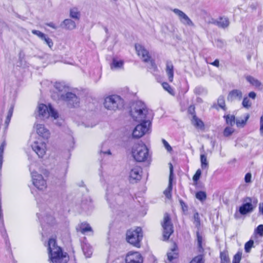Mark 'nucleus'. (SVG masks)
<instances>
[{
	"label": "nucleus",
	"mask_w": 263,
	"mask_h": 263,
	"mask_svg": "<svg viewBox=\"0 0 263 263\" xmlns=\"http://www.w3.org/2000/svg\"><path fill=\"white\" fill-rule=\"evenodd\" d=\"M130 115L135 121L139 122L146 121L148 123L153 118L152 111L148 110L141 101H137L133 105Z\"/></svg>",
	"instance_id": "nucleus-1"
},
{
	"label": "nucleus",
	"mask_w": 263,
	"mask_h": 263,
	"mask_svg": "<svg viewBox=\"0 0 263 263\" xmlns=\"http://www.w3.org/2000/svg\"><path fill=\"white\" fill-rule=\"evenodd\" d=\"M47 250L49 260L52 263L64 261L66 263L68 260V256L66 252H64L62 249L58 246L55 239H49L47 245Z\"/></svg>",
	"instance_id": "nucleus-2"
},
{
	"label": "nucleus",
	"mask_w": 263,
	"mask_h": 263,
	"mask_svg": "<svg viewBox=\"0 0 263 263\" xmlns=\"http://www.w3.org/2000/svg\"><path fill=\"white\" fill-rule=\"evenodd\" d=\"M132 154L134 159L139 162L147 161L150 158L149 150L142 141L133 145L132 148Z\"/></svg>",
	"instance_id": "nucleus-3"
},
{
	"label": "nucleus",
	"mask_w": 263,
	"mask_h": 263,
	"mask_svg": "<svg viewBox=\"0 0 263 263\" xmlns=\"http://www.w3.org/2000/svg\"><path fill=\"white\" fill-rule=\"evenodd\" d=\"M104 105L106 109L115 111L123 107L124 100L119 96L111 95L105 99Z\"/></svg>",
	"instance_id": "nucleus-4"
},
{
	"label": "nucleus",
	"mask_w": 263,
	"mask_h": 263,
	"mask_svg": "<svg viewBox=\"0 0 263 263\" xmlns=\"http://www.w3.org/2000/svg\"><path fill=\"white\" fill-rule=\"evenodd\" d=\"M143 238L142 229L137 227L135 229H130L126 233L127 241L137 248L140 247V242Z\"/></svg>",
	"instance_id": "nucleus-5"
},
{
	"label": "nucleus",
	"mask_w": 263,
	"mask_h": 263,
	"mask_svg": "<svg viewBox=\"0 0 263 263\" xmlns=\"http://www.w3.org/2000/svg\"><path fill=\"white\" fill-rule=\"evenodd\" d=\"M38 116L39 118L45 119L48 118L50 116L54 119L58 118V112L49 104L48 106L44 104H40L37 107Z\"/></svg>",
	"instance_id": "nucleus-6"
},
{
	"label": "nucleus",
	"mask_w": 263,
	"mask_h": 263,
	"mask_svg": "<svg viewBox=\"0 0 263 263\" xmlns=\"http://www.w3.org/2000/svg\"><path fill=\"white\" fill-rule=\"evenodd\" d=\"M243 204L239 207V212L244 215L252 212L256 206L257 200L247 197L243 199Z\"/></svg>",
	"instance_id": "nucleus-7"
},
{
	"label": "nucleus",
	"mask_w": 263,
	"mask_h": 263,
	"mask_svg": "<svg viewBox=\"0 0 263 263\" xmlns=\"http://www.w3.org/2000/svg\"><path fill=\"white\" fill-rule=\"evenodd\" d=\"M162 226L163 228V239L164 240H168L173 233L174 230L170 215L167 213H165L164 215Z\"/></svg>",
	"instance_id": "nucleus-8"
},
{
	"label": "nucleus",
	"mask_w": 263,
	"mask_h": 263,
	"mask_svg": "<svg viewBox=\"0 0 263 263\" xmlns=\"http://www.w3.org/2000/svg\"><path fill=\"white\" fill-rule=\"evenodd\" d=\"M60 99L65 101L69 107L75 108L80 105V99L74 93L71 92L61 95Z\"/></svg>",
	"instance_id": "nucleus-9"
},
{
	"label": "nucleus",
	"mask_w": 263,
	"mask_h": 263,
	"mask_svg": "<svg viewBox=\"0 0 263 263\" xmlns=\"http://www.w3.org/2000/svg\"><path fill=\"white\" fill-rule=\"evenodd\" d=\"M141 123L137 125L134 128L132 133L133 138L139 139L146 134L149 129L151 122L146 123V121L141 122Z\"/></svg>",
	"instance_id": "nucleus-10"
},
{
	"label": "nucleus",
	"mask_w": 263,
	"mask_h": 263,
	"mask_svg": "<svg viewBox=\"0 0 263 263\" xmlns=\"http://www.w3.org/2000/svg\"><path fill=\"white\" fill-rule=\"evenodd\" d=\"M33 184L39 190H44L47 187L46 181L42 175L36 171L31 172Z\"/></svg>",
	"instance_id": "nucleus-11"
},
{
	"label": "nucleus",
	"mask_w": 263,
	"mask_h": 263,
	"mask_svg": "<svg viewBox=\"0 0 263 263\" xmlns=\"http://www.w3.org/2000/svg\"><path fill=\"white\" fill-rule=\"evenodd\" d=\"M31 147L40 158H42L46 153V144L45 142L39 139L33 143Z\"/></svg>",
	"instance_id": "nucleus-12"
},
{
	"label": "nucleus",
	"mask_w": 263,
	"mask_h": 263,
	"mask_svg": "<svg viewBox=\"0 0 263 263\" xmlns=\"http://www.w3.org/2000/svg\"><path fill=\"white\" fill-rule=\"evenodd\" d=\"M36 215L40 221L43 230L45 229L46 224L49 226H52L55 223V219L51 214H46V215L44 214L43 215L37 213Z\"/></svg>",
	"instance_id": "nucleus-13"
},
{
	"label": "nucleus",
	"mask_w": 263,
	"mask_h": 263,
	"mask_svg": "<svg viewBox=\"0 0 263 263\" xmlns=\"http://www.w3.org/2000/svg\"><path fill=\"white\" fill-rule=\"evenodd\" d=\"M125 263H143V260L141 255L137 252H129L125 259Z\"/></svg>",
	"instance_id": "nucleus-14"
},
{
	"label": "nucleus",
	"mask_w": 263,
	"mask_h": 263,
	"mask_svg": "<svg viewBox=\"0 0 263 263\" xmlns=\"http://www.w3.org/2000/svg\"><path fill=\"white\" fill-rule=\"evenodd\" d=\"M142 169L141 167L136 166L130 170L129 172V179L132 183L136 182L141 178Z\"/></svg>",
	"instance_id": "nucleus-15"
},
{
	"label": "nucleus",
	"mask_w": 263,
	"mask_h": 263,
	"mask_svg": "<svg viewBox=\"0 0 263 263\" xmlns=\"http://www.w3.org/2000/svg\"><path fill=\"white\" fill-rule=\"evenodd\" d=\"M135 49L138 55L144 62H148L151 59L149 52L141 45L136 44Z\"/></svg>",
	"instance_id": "nucleus-16"
},
{
	"label": "nucleus",
	"mask_w": 263,
	"mask_h": 263,
	"mask_svg": "<svg viewBox=\"0 0 263 263\" xmlns=\"http://www.w3.org/2000/svg\"><path fill=\"white\" fill-rule=\"evenodd\" d=\"M242 98V92L239 89H233L229 92L227 97L228 101H240Z\"/></svg>",
	"instance_id": "nucleus-17"
},
{
	"label": "nucleus",
	"mask_w": 263,
	"mask_h": 263,
	"mask_svg": "<svg viewBox=\"0 0 263 263\" xmlns=\"http://www.w3.org/2000/svg\"><path fill=\"white\" fill-rule=\"evenodd\" d=\"M35 128L37 134L44 139H47L50 136V132L48 129L46 128L43 124H36Z\"/></svg>",
	"instance_id": "nucleus-18"
},
{
	"label": "nucleus",
	"mask_w": 263,
	"mask_h": 263,
	"mask_svg": "<svg viewBox=\"0 0 263 263\" xmlns=\"http://www.w3.org/2000/svg\"><path fill=\"white\" fill-rule=\"evenodd\" d=\"M170 164V174L169 177V183L167 188L164 191V194L167 198H170L171 197V192L172 190V175H173V166L171 163Z\"/></svg>",
	"instance_id": "nucleus-19"
},
{
	"label": "nucleus",
	"mask_w": 263,
	"mask_h": 263,
	"mask_svg": "<svg viewBox=\"0 0 263 263\" xmlns=\"http://www.w3.org/2000/svg\"><path fill=\"white\" fill-rule=\"evenodd\" d=\"M62 28L66 29L72 30L76 28L75 22L71 19L64 20L61 24Z\"/></svg>",
	"instance_id": "nucleus-20"
},
{
	"label": "nucleus",
	"mask_w": 263,
	"mask_h": 263,
	"mask_svg": "<svg viewBox=\"0 0 263 263\" xmlns=\"http://www.w3.org/2000/svg\"><path fill=\"white\" fill-rule=\"evenodd\" d=\"M82 208L85 211H89L93 208L92 200L89 197H85L81 204Z\"/></svg>",
	"instance_id": "nucleus-21"
},
{
	"label": "nucleus",
	"mask_w": 263,
	"mask_h": 263,
	"mask_svg": "<svg viewBox=\"0 0 263 263\" xmlns=\"http://www.w3.org/2000/svg\"><path fill=\"white\" fill-rule=\"evenodd\" d=\"M213 23L219 27L225 28L229 26L230 23L228 18L221 17L218 20L214 21Z\"/></svg>",
	"instance_id": "nucleus-22"
},
{
	"label": "nucleus",
	"mask_w": 263,
	"mask_h": 263,
	"mask_svg": "<svg viewBox=\"0 0 263 263\" xmlns=\"http://www.w3.org/2000/svg\"><path fill=\"white\" fill-rule=\"evenodd\" d=\"M166 72L170 82H172L174 77V66L171 61H167Z\"/></svg>",
	"instance_id": "nucleus-23"
},
{
	"label": "nucleus",
	"mask_w": 263,
	"mask_h": 263,
	"mask_svg": "<svg viewBox=\"0 0 263 263\" xmlns=\"http://www.w3.org/2000/svg\"><path fill=\"white\" fill-rule=\"evenodd\" d=\"M78 232H80L82 234H85L87 232H92V230L89 224L87 223H82L77 228Z\"/></svg>",
	"instance_id": "nucleus-24"
},
{
	"label": "nucleus",
	"mask_w": 263,
	"mask_h": 263,
	"mask_svg": "<svg viewBox=\"0 0 263 263\" xmlns=\"http://www.w3.org/2000/svg\"><path fill=\"white\" fill-rule=\"evenodd\" d=\"M124 62L122 60H119L116 58L112 59V63L110 64V68L111 69H119L123 67Z\"/></svg>",
	"instance_id": "nucleus-25"
},
{
	"label": "nucleus",
	"mask_w": 263,
	"mask_h": 263,
	"mask_svg": "<svg viewBox=\"0 0 263 263\" xmlns=\"http://www.w3.org/2000/svg\"><path fill=\"white\" fill-rule=\"evenodd\" d=\"M82 248L86 257H90L92 253V249L91 246L86 243L82 245Z\"/></svg>",
	"instance_id": "nucleus-26"
},
{
	"label": "nucleus",
	"mask_w": 263,
	"mask_h": 263,
	"mask_svg": "<svg viewBox=\"0 0 263 263\" xmlns=\"http://www.w3.org/2000/svg\"><path fill=\"white\" fill-rule=\"evenodd\" d=\"M179 19L180 22L184 25L190 26H193L194 25L191 20L184 13L179 18Z\"/></svg>",
	"instance_id": "nucleus-27"
},
{
	"label": "nucleus",
	"mask_w": 263,
	"mask_h": 263,
	"mask_svg": "<svg viewBox=\"0 0 263 263\" xmlns=\"http://www.w3.org/2000/svg\"><path fill=\"white\" fill-rule=\"evenodd\" d=\"M246 80L251 84L256 87H259L261 85L260 82L258 80L255 79L252 76H248L246 77Z\"/></svg>",
	"instance_id": "nucleus-28"
},
{
	"label": "nucleus",
	"mask_w": 263,
	"mask_h": 263,
	"mask_svg": "<svg viewBox=\"0 0 263 263\" xmlns=\"http://www.w3.org/2000/svg\"><path fill=\"white\" fill-rule=\"evenodd\" d=\"M223 118L226 119L227 124L233 126L235 123V118L234 115H224Z\"/></svg>",
	"instance_id": "nucleus-29"
},
{
	"label": "nucleus",
	"mask_w": 263,
	"mask_h": 263,
	"mask_svg": "<svg viewBox=\"0 0 263 263\" xmlns=\"http://www.w3.org/2000/svg\"><path fill=\"white\" fill-rule=\"evenodd\" d=\"M70 16L76 20H79L80 17V13L76 8H73L70 10Z\"/></svg>",
	"instance_id": "nucleus-30"
},
{
	"label": "nucleus",
	"mask_w": 263,
	"mask_h": 263,
	"mask_svg": "<svg viewBox=\"0 0 263 263\" xmlns=\"http://www.w3.org/2000/svg\"><path fill=\"white\" fill-rule=\"evenodd\" d=\"M197 246H198L199 252H202L204 251L203 248L202 246V237L200 235V234L198 232H197Z\"/></svg>",
	"instance_id": "nucleus-31"
},
{
	"label": "nucleus",
	"mask_w": 263,
	"mask_h": 263,
	"mask_svg": "<svg viewBox=\"0 0 263 263\" xmlns=\"http://www.w3.org/2000/svg\"><path fill=\"white\" fill-rule=\"evenodd\" d=\"M204 261V255L200 254L194 257L190 263H203Z\"/></svg>",
	"instance_id": "nucleus-32"
},
{
	"label": "nucleus",
	"mask_w": 263,
	"mask_h": 263,
	"mask_svg": "<svg viewBox=\"0 0 263 263\" xmlns=\"http://www.w3.org/2000/svg\"><path fill=\"white\" fill-rule=\"evenodd\" d=\"M220 258L221 263H228L230 262V258L229 257L228 253L226 251L221 252L220 253Z\"/></svg>",
	"instance_id": "nucleus-33"
},
{
	"label": "nucleus",
	"mask_w": 263,
	"mask_h": 263,
	"mask_svg": "<svg viewBox=\"0 0 263 263\" xmlns=\"http://www.w3.org/2000/svg\"><path fill=\"white\" fill-rule=\"evenodd\" d=\"M217 104L219 107L224 110H226L224 98L223 96H220L217 100Z\"/></svg>",
	"instance_id": "nucleus-34"
},
{
	"label": "nucleus",
	"mask_w": 263,
	"mask_h": 263,
	"mask_svg": "<svg viewBox=\"0 0 263 263\" xmlns=\"http://www.w3.org/2000/svg\"><path fill=\"white\" fill-rule=\"evenodd\" d=\"M196 198L201 201L205 200L206 198V194L203 191H199L196 194Z\"/></svg>",
	"instance_id": "nucleus-35"
},
{
	"label": "nucleus",
	"mask_w": 263,
	"mask_h": 263,
	"mask_svg": "<svg viewBox=\"0 0 263 263\" xmlns=\"http://www.w3.org/2000/svg\"><path fill=\"white\" fill-rule=\"evenodd\" d=\"M201 166L202 169L208 167V162L207 161L206 157L205 155H201L200 156Z\"/></svg>",
	"instance_id": "nucleus-36"
},
{
	"label": "nucleus",
	"mask_w": 263,
	"mask_h": 263,
	"mask_svg": "<svg viewBox=\"0 0 263 263\" xmlns=\"http://www.w3.org/2000/svg\"><path fill=\"white\" fill-rule=\"evenodd\" d=\"M242 251H238L237 253L234 255L232 263H239L242 257Z\"/></svg>",
	"instance_id": "nucleus-37"
},
{
	"label": "nucleus",
	"mask_w": 263,
	"mask_h": 263,
	"mask_svg": "<svg viewBox=\"0 0 263 263\" xmlns=\"http://www.w3.org/2000/svg\"><path fill=\"white\" fill-rule=\"evenodd\" d=\"M193 222L196 227L199 229L200 226V219L198 212H196L194 215Z\"/></svg>",
	"instance_id": "nucleus-38"
},
{
	"label": "nucleus",
	"mask_w": 263,
	"mask_h": 263,
	"mask_svg": "<svg viewBox=\"0 0 263 263\" xmlns=\"http://www.w3.org/2000/svg\"><path fill=\"white\" fill-rule=\"evenodd\" d=\"M54 86L55 88L59 92L64 91L66 88L65 84L62 82H55Z\"/></svg>",
	"instance_id": "nucleus-39"
},
{
	"label": "nucleus",
	"mask_w": 263,
	"mask_h": 263,
	"mask_svg": "<svg viewBox=\"0 0 263 263\" xmlns=\"http://www.w3.org/2000/svg\"><path fill=\"white\" fill-rule=\"evenodd\" d=\"M194 92L196 95H200L206 93V90L201 86H197L194 90Z\"/></svg>",
	"instance_id": "nucleus-40"
},
{
	"label": "nucleus",
	"mask_w": 263,
	"mask_h": 263,
	"mask_svg": "<svg viewBox=\"0 0 263 263\" xmlns=\"http://www.w3.org/2000/svg\"><path fill=\"white\" fill-rule=\"evenodd\" d=\"M254 241L250 240L247 242L245 245V250L246 252L249 253L251 251V248L253 247Z\"/></svg>",
	"instance_id": "nucleus-41"
},
{
	"label": "nucleus",
	"mask_w": 263,
	"mask_h": 263,
	"mask_svg": "<svg viewBox=\"0 0 263 263\" xmlns=\"http://www.w3.org/2000/svg\"><path fill=\"white\" fill-rule=\"evenodd\" d=\"M249 115H247L245 119L236 120V124L237 127H243L245 125V124H246V122H247L248 119H249Z\"/></svg>",
	"instance_id": "nucleus-42"
},
{
	"label": "nucleus",
	"mask_w": 263,
	"mask_h": 263,
	"mask_svg": "<svg viewBox=\"0 0 263 263\" xmlns=\"http://www.w3.org/2000/svg\"><path fill=\"white\" fill-rule=\"evenodd\" d=\"M193 123L196 126L198 127H202L203 126L202 121L198 119L196 116H193Z\"/></svg>",
	"instance_id": "nucleus-43"
},
{
	"label": "nucleus",
	"mask_w": 263,
	"mask_h": 263,
	"mask_svg": "<svg viewBox=\"0 0 263 263\" xmlns=\"http://www.w3.org/2000/svg\"><path fill=\"white\" fill-rule=\"evenodd\" d=\"M163 88L171 95H174V91L171 86L166 82L162 84Z\"/></svg>",
	"instance_id": "nucleus-44"
},
{
	"label": "nucleus",
	"mask_w": 263,
	"mask_h": 263,
	"mask_svg": "<svg viewBox=\"0 0 263 263\" xmlns=\"http://www.w3.org/2000/svg\"><path fill=\"white\" fill-rule=\"evenodd\" d=\"M42 40L44 41L50 48H51L53 46V43L52 40L46 34L44 35V37L42 39Z\"/></svg>",
	"instance_id": "nucleus-45"
},
{
	"label": "nucleus",
	"mask_w": 263,
	"mask_h": 263,
	"mask_svg": "<svg viewBox=\"0 0 263 263\" xmlns=\"http://www.w3.org/2000/svg\"><path fill=\"white\" fill-rule=\"evenodd\" d=\"M234 130L233 128L231 127H227L225 128L223 131V135L225 137H228L232 134L234 132Z\"/></svg>",
	"instance_id": "nucleus-46"
},
{
	"label": "nucleus",
	"mask_w": 263,
	"mask_h": 263,
	"mask_svg": "<svg viewBox=\"0 0 263 263\" xmlns=\"http://www.w3.org/2000/svg\"><path fill=\"white\" fill-rule=\"evenodd\" d=\"M242 104L243 107L246 108H248L251 106V103L250 102V100L247 97H245L243 98Z\"/></svg>",
	"instance_id": "nucleus-47"
},
{
	"label": "nucleus",
	"mask_w": 263,
	"mask_h": 263,
	"mask_svg": "<svg viewBox=\"0 0 263 263\" xmlns=\"http://www.w3.org/2000/svg\"><path fill=\"white\" fill-rule=\"evenodd\" d=\"M201 174V171L200 169L197 170L196 173L193 176V180L194 182H196L199 179Z\"/></svg>",
	"instance_id": "nucleus-48"
},
{
	"label": "nucleus",
	"mask_w": 263,
	"mask_h": 263,
	"mask_svg": "<svg viewBox=\"0 0 263 263\" xmlns=\"http://www.w3.org/2000/svg\"><path fill=\"white\" fill-rule=\"evenodd\" d=\"M32 33L33 34L36 35V36H37L41 40H42V39L43 37H44V35L45 34L44 33L41 32L40 31L36 30H32Z\"/></svg>",
	"instance_id": "nucleus-49"
},
{
	"label": "nucleus",
	"mask_w": 263,
	"mask_h": 263,
	"mask_svg": "<svg viewBox=\"0 0 263 263\" xmlns=\"http://www.w3.org/2000/svg\"><path fill=\"white\" fill-rule=\"evenodd\" d=\"M255 232L260 236H263V224L259 225L256 229Z\"/></svg>",
	"instance_id": "nucleus-50"
},
{
	"label": "nucleus",
	"mask_w": 263,
	"mask_h": 263,
	"mask_svg": "<svg viewBox=\"0 0 263 263\" xmlns=\"http://www.w3.org/2000/svg\"><path fill=\"white\" fill-rule=\"evenodd\" d=\"M177 257V254L175 253L170 252L167 253V258L170 261H172L173 259L176 258Z\"/></svg>",
	"instance_id": "nucleus-51"
},
{
	"label": "nucleus",
	"mask_w": 263,
	"mask_h": 263,
	"mask_svg": "<svg viewBox=\"0 0 263 263\" xmlns=\"http://www.w3.org/2000/svg\"><path fill=\"white\" fill-rule=\"evenodd\" d=\"M172 11L175 14H176L178 16L179 18L180 17L182 16V15L184 14V12L183 11L177 8L172 9Z\"/></svg>",
	"instance_id": "nucleus-52"
},
{
	"label": "nucleus",
	"mask_w": 263,
	"mask_h": 263,
	"mask_svg": "<svg viewBox=\"0 0 263 263\" xmlns=\"http://www.w3.org/2000/svg\"><path fill=\"white\" fill-rule=\"evenodd\" d=\"M162 143L165 147V148L168 151L171 152L172 150V147L170 146V145L168 144V143L164 139H162Z\"/></svg>",
	"instance_id": "nucleus-53"
},
{
	"label": "nucleus",
	"mask_w": 263,
	"mask_h": 263,
	"mask_svg": "<svg viewBox=\"0 0 263 263\" xmlns=\"http://www.w3.org/2000/svg\"><path fill=\"white\" fill-rule=\"evenodd\" d=\"M251 177H252V175L251 174V173H247L246 174V175H245V182L246 183H249L251 182Z\"/></svg>",
	"instance_id": "nucleus-54"
},
{
	"label": "nucleus",
	"mask_w": 263,
	"mask_h": 263,
	"mask_svg": "<svg viewBox=\"0 0 263 263\" xmlns=\"http://www.w3.org/2000/svg\"><path fill=\"white\" fill-rule=\"evenodd\" d=\"M260 133L261 135H263V115L261 116L260 120Z\"/></svg>",
	"instance_id": "nucleus-55"
},
{
	"label": "nucleus",
	"mask_w": 263,
	"mask_h": 263,
	"mask_svg": "<svg viewBox=\"0 0 263 263\" xmlns=\"http://www.w3.org/2000/svg\"><path fill=\"white\" fill-rule=\"evenodd\" d=\"M13 111V107L11 106L10 108V109H9L8 112V114H7V118L11 119V117L12 116Z\"/></svg>",
	"instance_id": "nucleus-56"
},
{
	"label": "nucleus",
	"mask_w": 263,
	"mask_h": 263,
	"mask_svg": "<svg viewBox=\"0 0 263 263\" xmlns=\"http://www.w3.org/2000/svg\"><path fill=\"white\" fill-rule=\"evenodd\" d=\"M180 205H181L182 210L183 211H186L187 210V205L182 200H180Z\"/></svg>",
	"instance_id": "nucleus-57"
},
{
	"label": "nucleus",
	"mask_w": 263,
	"mask_h": 263,
	"mask_svg": "<svg viewBox=\"0 0 263 263\" xmlns=\"http://www.w3.org/2000/svg\"><path fill=\"white\" fill-rule=\"evenodd\" d=\"M46 25L47 26L52 28H53V29H57V27L52 22H50L49 23H47V24H46Z\"/></svg>",
	"instance_id": "nucleus-58"
},
{
	"label": "nucleus",
	"mask_w": 263,
	"mask_h": 263,
	"mask_svg": "<svg viewBox=\"0 0 263 263\" xmlns=\"http://www.w3.org/2000/svg\"><path fill=\"white\" fill-rule=\"evenodd\" d=\"M258 209L259 213L263 215V202L259 204Z\"/></svg>",
	"instance_id": "nucleus-59"
},
{
	"label": "nucleus",
	"mask_w": 263,
	"mask_h": 263,
	"mask_svg": "<svg viewBox=\"0 0 263 263\" xmlns=\"http://www.w3.org/2000/svg\"><path fill=\"white\" fill-rule=\"evenodd\" d=\"M256 96V93L253 91H251L249 93V97L253 99H254Z\"/></svg>",
	"instance_id": "nucleus-60"
},
{
	"label": "nucleus",
	"mask_w": 263,
	"mask_h": 263,
	"mask_svg": "<svg viewBox=\"0 0 263 263\" xmlns=\"http://www.w3.org/2000/svg\"><path fill=\"white\" fill-rule=\"evenodd\" d=\"M219 60L216 59L213 63H212L211 64L216 67H218L219 65Z\"/></svg>",
	"instance_id": "nucleus-61"
},
{
	"label": "nucleus",
	"mask_w": 263,
	"mask_h": 263,
	"mask_svg": "<svg viewBox=\"0 0 263 263\" xmlns=\"http://www.w3.org/2000/svg\"><path fill=\"white\" fill-rule=\"evenodd\" d=\"M100 153H103L104 154L108 155H110L111 154L110 151L109 150H107V151H103L102 149L100 151Z\"/></svg>",
	"instance_id": "nucleus-62"
},
{
	"label": "nucleus",
	"mask_w": 263,
	"mask_h": 263,
	"mask_svg": "<svg viewBox=\"0 0 263 263\" xmlns=\"http://www.w3.org/2000/svg\"><path fill=\"white\" fill-rule=\"evenodd\" d=\"M197 102L199 103H201L203 102L202 99L201 98L198 97L196 99Z\"/></svg>",
	"instance_id": "nucleus-63"
},
{
	"label": "nucleus",
	"mask_w": 263,
	"mask_h": 263,
	"mask_svg": "<svg viewBox=\"0 0 263 263\" xmlns=\"http://www.w3.org/2000/svg\"><path fill=\"white\" fill-rule=\"evenodd\" d=\"M10 119H8L6 118V121H5V124L6 125H8L9 122H10Z\"/></svg>",
	"instance_id": "nucleus-64"
}]
</instances>
